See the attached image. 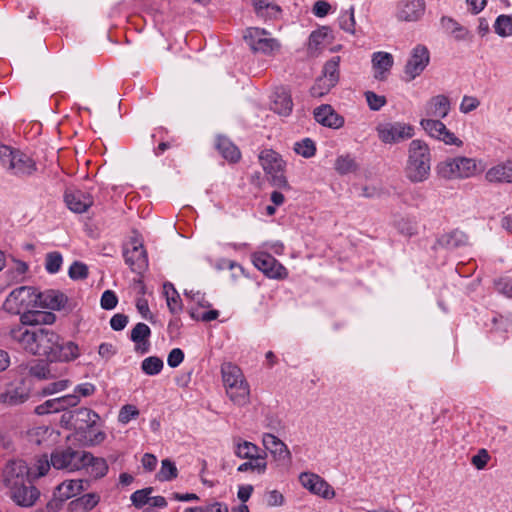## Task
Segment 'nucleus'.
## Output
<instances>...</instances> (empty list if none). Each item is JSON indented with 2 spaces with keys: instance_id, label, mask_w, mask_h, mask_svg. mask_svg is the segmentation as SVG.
<instances>
[{
  "instance_id": "f257e3e1",
  "label": "nucleus",
  "mask_w": 512,
  "mask_h": 512,
  "mask_svg": "<svg viewBox=\"0 0 512 512\" xmlns=\"http://www.w3.org/2000/svg\"><path fill=\"white\" fill-rule=\"evenodd\" d=\"M38 291L32 286H20L12 290L3 303L5 311L20 315L21 326L53 324L56 316L37 310Z\"/></svg>"
},
{
  "instance_id": "f03ea898",
  "label": "nucleus",
  "mask_w": 512,
  "mask_h": 512,
  "mask_svg": "<svg viewBox=\"0 0 512 512\" xmlns=\"http://www.w3.org/2000/svg\"><path fill=\"white\" fill-rule=\"evenodd\" d=\"M11 338L26 351L52 360L59 336L47 328L28 329L24 325L10 330Z\"/></svg>"
},
{
  "instance_id": "7ed1b4c3",
  "label": "nucleus",
  "mask_w": 512,
  "mask_h": 512,
  "mask_svg": "<svg viewBox=\"0 0 512 512\" xmlns=\"http://www.w3.org/2000/svg\"><path fill=\"white\" fill-rule=\"evenodd\" d=\"M431 153L426 142L412 140L408 148V159L405 166V175L412 183H422L430 176Z\"/></svg>"
},
{
  "instance_id": "20e7f679",
  "label": "nucleus",
  "mask_w": 512,
  "mask_h": 512,
  "mask_svg": "<svg viewBox=\"0 0 512 512\" xmlns=\"http://www.w3.org/2000/svg\"><path fill=\"white\" fill-rule=\"evenodd\" d=\"M221 374L229 399L237 406L249 404L250 386L242 370L232 363H224L221 366Z\"/></svg>"
},
{
  "instance_id": "39448f33",
  "label": "nucleus",
  "mask_w": 512,
  "mask_h": 512,
  "mask_svg": "<svg viewBox=\"0 0 512 512\" xmlns=\"http://www.w3.org/2000/svg\"><path fill=\"white\" fill-rule=\"evenodd\" d=\"M474 158L454 157L440 162L437 166L438 174L445 179H465L475 176L482 167H479Z\"/></svg>"
},
{
  "instance_id": "423d86ee",
  "label": "nucleus",
  "mask_w": 512,
  "mask_h": 512,
  "mask_svg": "<svg viewBox=\"0 0 512 512\" xmlns=\"http://www.w3.org/2000/svg\"><path fill=\"white\" fill-rule=\"evenodd\" d=\"M69 419L77 431L89 434L85 435V442L87 445H98L104 441L106 435L102 431H98L91 435V429L100 421V416L95 411L82 407L73 411L69 415Z\"/></svg>"
},
{
  "instance_id": "0eeeda50",
  "label": "nucleus",
  "mask_w": 512,
  "mask_h": 512,
  "mask_svg": "<svg viewBox=\"0 0 512 512\" xmlns=\"http://www.w3.org/2000/svg\"><path fill=\"white\" fill-rule=\"evenodd\" d=\"M259 161L264 171L271 176L273 186L282 189L290 188L283 174L284 162L277 152L270 149L263 150L259 154Z\"/></svg>"
},
{
  "instance_id": "6e6552de",
  "label": "nucleus",
  "mask_w": 512,
  "mask_h": 512,
  "mask_svg": "<svg viewBox=\"0 0 512 512\" xmlns=\"http://www.w3.org/2000/svg\"><path fill=\"white\" fill-rule=\"evenodd\" d=\"M87 456V451L75 450L71 447L56 449L51 454L52 467L58 470L74 472L82 469V462Z\"/></svg>"
},
{
  "instance_id": "1a4fd4ad",
  "label": "nucleus",
  "mask_w": 512,
  "mask_h": 512,
  "mask_svg": "<svg viewBox=\"0 0 512 512\" xmlns=\"http://www.w3.org/2000/svg\"><path fill=\"white\" fill-rule=\"evenodd\" d=\"M268 35L269 32L265 29L250 27L246 30L244 39L254 52L270 55L279 51L281 45L277 39Z\"/></svg>"
},
{
  "instance_id": "9d476101",
  "label": "nucleus",
  "mask_w": 512,
  "mask_h": 512,
  "mask_svg": "<svg viewBox=\"0 0 512 512\" xmlns=\"http://www.w3.org/2000/svg\"><path fill=\"white\" fill-rule=\"evenodd\" d=\"M378 138L385 144H395L414 136V128L403 122L381 123L376 127Z\"/></svg>"
},
{
  "instance_id": "9b49d317",
  "label": "nucleus",
  "mask_w": 512,
  "mask_h": 512,
  "mask_svg": "<svg viewBox=\"0 0 512 512\" xmlns=\"http://www.w3.org/2000/svg\"><path fill=\"white\" fill-rule=\"evenodd\" d=\"M420 125L430 137L442 141L446 145H455L457 147L463 145L462 140L448 130L440 119L424 118L420 121Z\"/></svg>"
},
{
  "instance_id": "f8f14e48",
  "label": "nucleus",
  "mask_w": 512,
  "mask_h": 512,
  "mask_svg": "<svg viewBox=\"0 0 512 512\" xmlns=\"http://www.w3.org/2000/svg\"><path fill=\"white\" fill-rule=\"evenodd\" d=\"M299 482L310 493L330 500L336 495L333 487L321 476L312 472H302L299 475Z\"/></svg>"
},
{
  "instance_id": "ddd939ff",
  "label": "nucleus",
  "mask_w": 512,
  "mask_h": 512,
  "mask_svg": "<svg viewBox=\"0 0 512 512\" xmlns=\"http://www.w3.org/2000/svg\"><path fill=\"white\" fill-rule=\"evenodd\" d=\"M252 262L258 270L270 278L283 279L287 277L286 268L266 252L253 253Z\"/></svg>"
},
{
  "instance_id": "4468645a",
  "label": "nucleus",
  "mask_w": 512,
  "mask_h": 512,
  "mask_svg": "<svg viewBox=\"0 0 512 512\" xmlns=\"http://www.w3.org/2000/svg\"><path fill=\"white\" fill-rule=\"evenodd\" d=\"M425 0H399L396 4L395 18L400 22H417L425 14Z\"/></svg>"
},
{
  "instance_id": "2eb2a0df",
  "label": "nucleus",
  "mask_w": 512,
  "mask_h": 512,
  "mask_svg": "<svg viewBox=\"0 0 512 512\" xmlns=\"http://www.w3.org/2000/svg\"><path fill=\"white\" fill-rule=\"evenodd\" d=\"M429 60V51L425 46L417 45L413 48L411 56L405 65L404 73L406 80L411 81L419 76L427 67Z\"/></svg>"
},
{
  "instance_id": "dca6fc26",
  "label": "nucleus",
  "mask_w": 512,
  "mask_h": 512,
  "mask_svg": "<svg viewBox=\"0 0 512 512\" xmlns=\"http://www.w3.org/2000/svg\"><path fill=\"white\" fill-rule=\"evenodd\" d=\"M131 248L124 250V258L130 269L138 274L144 272L148 267L147 253L142 242L133 238L130 242Z\"/></svg>"
},
{
  "instance_id": "f3484780",
  "label": "nucleus",
  "mask_w": 512,
  "mask_h": 512,
  "mask_svg": "<svg viewBox=\"0 0 512 512\" xmlns=\"http://www.w3.org/2000/svg\"><path fill=\"white\" fill-rule=\"evenodd\" d=\"M30 396V387L20 379L7 385L5 391L0 394V402L9 406L24 403Z\"/></svg>"
},
{
  "instance_id": "a211bd4d",
  "label": "nucleus",
  "mask_w": 512,
  "mask_h": 512,
  "mask_svg": "<svg viewBox=\"0 0 512 512\" xmlns=\"http://www.w3.org/2000/svg\"><path fill=\"white\" fill-rule=\"evenodd\" d=\"M262 444L274 460L290 462L292 459L288 446L272 433H264L262 435Z\"/></svg>"
},
{
  "instance_id": "6ab92c4d",
  "label": "nucleus",
  "mask_w": 512,
  "mask_h": 512,
  "mask_svg": "<svg viewBox=\"0 0 512 512\" xmlns=\"http://www.w3.org/2000/svg\"><path fill=\"white\" fill-rule=\"evenodd\" d=\"M29 469L25 461L14 460L5 466L3 470L4 483L11 488L28 479Z\"/></svg>"
},
{
  "instance_id": "aec40b11",
  "label": "nucleus",
  "mask_w": 512,
  "mask_h": 512,
  "mask_svg": "<svg viewBox=\"0 0 512 512\" xmlns=\"http://www.w3.org/2000/svg\"><path fill=\"white\" fill-rule=\"evenodd\" d=\"M90 486V481L85 479H71L65 480L60 483L54 492V497H56L60 502H65L68 499H71L81 492L88 489Z\"/></svg>"
},
{
  "instance_id": "412c9836",
  "label": "nucleus",
  "mask_w": 512,
  "mask_h": 512,
  "mask_svg": "<svg viewBox=\"0 0 512 512\" xmlns=\"http://www.w3.org/2000/svg\"><path fill=\"white\" fill-rule=\"evenodd\" d=\"M9 489L11 498L19 506L30 507L39 497L38 490L30 484L27 485L25 481Z\"/></svg>"
},
{
  "instance_id": "4be33fe9",
  "label": "nucleus",
  "mask_w": 512,
  "mask_h": 512,
  "mask_svg": "<svg viewBox=\"0 0 512 512\" xmlns=\"http://www.w3.org/2000/svg\"><path fill=\"white\" fill-rule=\"evenodd\" d=\"M64 199L67 207L75 213H84L93 204L92 196L81 190H67Z\"/></svg>"
},
{
  "instance_id": "5701e85b",
  "label": "nucleus",
  "mask_w": 512,
  "mask_h": 512,
  "mask_svg": "<svg viewBox=\"0 0 512 512\" xmlns=\"http://www.w3.org/2000/svg\"><path fill=\"white\" fill-rule=\"evenodd\" d=\"M315 120L326 127L339 129L344 125V118L331 105L323 104L314 110Z\"/></svg>"
},
{
  "instance_id": "b1692460",
  "label": "nucleus",
  "mask_w": 512,
  "mask_h": 512,
  "mask_svg": "<svg viewBox=\"0 0 512 512\" xmlns=\"http://www.w3.org/2000/svg\"><path fill=\"white\" fill-rule=\"evenodd\" d=\"M450 111V100L445 95H436L430 98L425 105V114L427 118L442 119Z\"/></svg>"
},
{
  "instance_id": "393cba45",
  "label": "nucleus",
  "mask_w": 512,
  "mask_h": 512,
  "mask_svg": "<svg viewBox=\"0 0 512 512\" xmlns=\"http://www.w3.org/2000/svg\"><path fill=\"white\" fill-rule=\"evenodd\" d=\"M485 179L490 183H512V159L489 168L485 174Z\"/></svg>"
},
{
  "instance_id": "a878e982",
  "label": "nucleus",
  "mask_w": 512,
  "mask_h": 512,
  "mask_svg": "<svg viewBox=\"0 0 512 512\" xmlns=\"http://www.w3.org/2000/svg\"><path fill=\"white\" fill-rule=\"evenodd\" d=\"M371 62L375 79L383 81L387 78L394 60L390 53L379 51L373 53Z\"/></svg>"
},
{
  "instance_id": "bb28decb",
  "label": "nucleus",
  "mask_w": 512,
  "mask_h": 512,
  "mask_svg": "<svg viewBox=\"0 0 512 512\" xmlns=\"http://www.w3.org/2000/svg\"><path fill=\"white\" fill-rule=\"evenodd\" d=\"M37 309L46 308L51 310H61L67 303V297L55 290L38 292Z\"/></svg>"
},
{
  "instance_id": "cd10ccee",
  "label": "nucleus",
  "mask_w": 512,
  "mask_h": 512,
  "mask_svg": "<svg viewBox=\"0 0 512 512\" xmlns=\"http://www.w3.org/2000/svg\"><path fill=\"white\" fill-rule=\"evenodd\" d=\"M87 458L82 462V469H86L87 473L93 478V479H101L104 476H106L109 467L104 458L101 457H95L92 453L87 452Z\"/></svg>"
},
{
  "instance_id": "c85d7f7f",
  "label": "nucleus",
  "mask_w": 512,
  "mask_h": 512,
  "mask_svg": "<svg viewBox=\"0 0 512 512\" xmlns=\"http://www.w3.org/2000/svg\"><path fill=\"white\" fill-rule=\"evenodd\" d=\"M256 15L264 20H276L282 9L274 0H252Z\"/></svg>"
},
{
  "instance_id": "c756f323",
  "label": "nucleus",
  "mask_w": 512,
  "mask_h": 512,
  "mask_svg": "<svg viewBox=\"0 0 512 512\" xmlns=\"http://www.w3.org/2000/svg\"><path fill=\"white\" fill-rule=\"evenodd\" d=\"M100 502V495L96 492L84 494L69 502L68 512H89Z\"/></svg>"
},
{
  "instance_id": "7c9ffc66",
  "label": "nucleus",
  "mask_w": 512,
  "mask_h": 512,
  "mask_svg": "<svg viewBox=\"0 0 512 512\" xmlns=\"http://www.w3.org/2000/svg\"><path fill=\"white\" fill-rule=\"evenodd\" d=\"M293 102L290 94L284 89H277L272 96L271 109L282 116H287L291 113Z\"/></svg>"
},
{
  "instance_id": "2f4dec72",
  "label": "nucleus",
  "mask_w": 512,
  "mask_h": 512,
  "mask_svg": "<svg viewBox=\"0 0 512 512\" xmlns=\"http://www.w3.org/2000/svg\"><path fill=\"white\" fill-rule=\"evenodd\" d=\"M80 355V350L78 345L71 341H61L59 338V342L56 345L55 355L51 361H72L78 358Z\"/></svg>"
},
{
  "instance_id": "473e14b6",
  "label": "nucleus",
  "mask_w": 512,
  "mask_h": 512,
  "mask_svg": "<svg viewBox=\"0 0 512 512\" xmlns=\"http://www.w3.org/2000/svg\"><path fill=\"white\" fill-rule=\"evenodd\" d=\"M233 451L240 459L253 458L263 452L256 444L243 440L240 437L233 439Z\"/></svg>"
},
{
  "instance_id": "72a5a7b5",
  "label": "nucleus",
  "mask_w": 512,
  "mask_h": 512,
  "mask_svg": "<svg viewBox=\"0 0 512 512\" xmlns=\"http://www.w3.org/2000/svg\"><path fill=\"white\" fill-rule=\"evenodd\" d=\"M267 453L262 452V454L256 455L253 458L246 459L247 461L240 464L237 468L238 472H254L259 475H262L267 470Z\"/></svg>"
},
{
  "instance_id": "f704fd0d",
  "label": "nucleus",
  "mask_w": 512,
  "mask_h": 512,
  "mask_svg": "<svg viewBox=\"0 0 512 512\" xmlns=\"http://www.w3.org/2000/svg\"><path fill=\"white\" fill-rule=\"evenodd\" d=\"M151 334V330L145 323H137L131 331V340L136 343L137 350H140L142 353L148 351L149 344L147 342L149 336Z\"/></svg>"
},
{
  "instance_id": "c9c22d12",
  "label": "nucleus",
  "mask_w": 512,
  "mask_h": 512,
  "mask_svg": "<svg viewBox=\"0 0 512 512\" xmlns=\"http://www.w3.org/2000/svg\"><path fill=\"white\" fill-rule=\"evenodd\" d=\"M14 163L11 171L16 175H30L36 170L35 162L20 151H17Z\"/></svg>"
},
{
  "instance_id": "e433bc0d",
  "label": "nucleus",
  "mask_w": 512,
  "mask_h": 512,
  "mask_svg": "<svg viewBox=\"0 0 512 512\" xmlns=\"http://www.w3.org/2000/svg\"><path fill=\"white\" fill-rule=\"evenodd\" d=\"M216 148L225 159L231 162L240 159L239 149L226 137L219 136L217 138Z\"/></svg>"
},
{
  "instance_id": "4c0bfd02",
  "label": "nucleus",
  "mask_w": 512,
  "mask_h": 512,
  "mask_svg": "<svg viewBox=\"0 0 512 512\" xmlns=\"http://www.w3.org/2000/svg\"><path fill=\"white\" fill-rule=\"evenodd\" d=\"M467 242V236L465 233L459 230H454L450 233L442 235L437 243L447 249L457 248L459 246L465 245Z\"/></svg>"
},
{
  "instance_id": "58836bf2",
  "label": "nucleus",
  "mask_w": 512,
  "mask_h": 512,
  "mask_svg": "<svg viewBox=\"0 0 512 512\" xmlns=\"http://www.w3.org/2000/svg\"><path fill=\"white\" fill-rule=\"evenodd\" d=\"M163 289L170 312L179 313L182 310V303L178 292L171 283L164 284Z\"/></svg>"
},
{
  "instance_id": "ea45409f",
  "label": "nucleus",
  "mask_w": 512,
  "mask_h": 512,
  "mask_svg": "<svg viewBox=\"0 0 512 512\" xmlns=\"http://www.w3.org/2000/svg\"><path fill=\"white\" fill-rule=\"evenodd\" d=\"M334 168L339 174L345 175L356 171L357 163L349 154L340 155L335 160Z\"/></svg>"
},
{
  "instance_id": "a19ab883",
  "label": "nucleus",
  "mask_w": 512,
  "mask_h": 512,
  "mask_svg": "<svg viewBox=\"0 0 512 512\" xmlns=\"http://www.w3.org/2000/svg\"><path fill=\"white\" fill-rule=\"evenodd\" d=\"M339 63L340 57L336 56L327 61L323 67L322 75L323 77L329 79V81L337 84L339 81Z\"/></svg>"
},
{
  "instance_id": "79ce46f5",
  "label": "nucleus",
  "mask_w": 512,
  "mask_h": 512,
  "mask_svg": "<svg viewBox=\"0 0 512 512\" xmlns=\"http://www.w3.org/2000/svg\"><path fill=\"white\" fill-rule=\"evenodd\" d=\"M178 475L176 465L169 459H164L161 462V468L157 474L160 481H171Z\"/></svg>"
},
{
  "instance_id": "37998d69",
  "label": "nucleus",
  "mask_w": 512,
  "mask_h": 512,
  "mask_svg": "<svg viewBox=\"0 0 512 512\" xmlns=\"http://www.w3.org/2000/svg\"><path fill=\"white\" fill-rule=\"evenodd\" d=\"M141 368L147 375H157L163 369V361L156 356H150L142 361Z\"/></svg>"
},
{
  "instance_id": "c03bdc74",
  "label": "nucleus",
  "mask_w": 512,
  "mask_h": 512,
  "mask_svg": "<svg viewBox=\"0 0 512 512\" xmlns=\"http://www.w3.org/2000/svg\"><path fill=\"white\" fill-rule=\"evenodd\" d=\"M355 25L354 7L352 6L349 10L341 13L339 17V26L345 32L355 34Z\"/></svg>"
},
{
  "instance_id": "a18cd8bd",
  "label": "nucleus",
  "mask_w": 512,
  "mask_h": 512,
  "mask_svg": "<svg viewBox=\"0 0 512 512\" xmlns=\"http://www.w3.org/2000/svg\"><path fill=\"white\" fill-rule=\"evenodd\" d=\"M495 32L501 37L512 35V17L500 15L494 24Z\"/></svg>"
},
{
  "instance_id": "49530a36",
  "label": "nucleus",
  "mask_w": 512,
  "mask_h": 512,
  "mask_svg": "<svg viewBox=\"0 0 512 512\" xmlns=\"http://www.w3.org/2000/svg\"><path fill=\"white\" fill-rule=\"evenodd\" d=\"M336 84L329 79L320 76L311 87L310 93L313 97H322L326 95Z\"/></svg>"
},
{
  "instance_id": "de8ad7c7",
  "label": "nucleus",
  "mask_w": 512,
  "mask_h": 512,
  "mask_svg": "<svg viewBox=\"0 0 512 512\" xmlns=\"http://www.w3.org/2000/svg\"><path fill=\"white\" fill-rule=\"evenodd\" d=\"M294 150L297 154L310 158L315 155L316 146L310 138H305L300 142L295 143Z\"/></svg>"
},
{
  "instance_id": "09e8293b",
  "label": "nucleus",
  "mask_w": 512,
  "mask_h": 512,
  "mask_svg": "<svg viewBox=\"0 0 512 512\" xmlns=\"http://www.w3.org/2000/svg\"><path fill=\"white\" fill-rule=\"evenodd\" d=\"M328 36V29L323 27L316 31H313L309 36L308 48L313 51H317L324 43Z\"/></svg>"
},
{
  "instance_id": "8fccbe9b",
  "label": "nucleus",
  "mask_w": 512,
  "mask_h": 512,
  "mask_svg": "<svg viewBox=\"0 0 512 512\" xmlns=\"http://www.w3.org/2000/svg\"><path fill=\"white\" fill-rule=\"evenodd\" d=\"M441 24L445 29L455 34L458 39H464L467 34V31L450 17H442Z\"/></svg>"
},
{
  "instance_id": "3c124183",
  "label": "nucleus",
  "mask_w": 512,
  "mask_h": 512,
  "mask_svg": "<svg viewBox=\"0 0 512 512\" xmlns=\"http://www.w3.org/2000/svg\"><path fill=\"white\" fill-rule=\"evenodd\" d=\"M29 373L38 379H51L54 376L51 374L49 366L43 362H36L29 367Z\"/></svg>"
},
{
  "instance_id": "603ef678",
  "label": "nucleus",
  "mask_w": 512,
  "mask_h": 512,
  "mask_svg": "<svg viewBox=\"0 0 512 512\" xmlns=\"http://www.w3.org/2000/svg\"><path fill=\"white\" fill-rule=\"evenodd\" d=\"M364 96L369 108L373 111L380 110L387 103L385 96L378 95L373 91H366Z\"/></svg>"
},
{
  "instance_id": "864d4df0",
  "label": "nucleus",
  "mask_w": 512,
  "mask_h": 512,
  "mask_svg": "<svg viewBox=\"0 0 512 512\" xmlns=\"http://www.w3.org/2000/svg\"><path fill=\"white\" fill-rule=\"evenodd\" d=\"M60 411L61 406H59L58 398L49 399L35 408V413L38 415H45L48 413H55Z\"/></svg>"
},
{
  "instance_id": "5fc2aeb1",
  "label": "nucleus",
  "mask_w": 512,
  "mask_h": 512,
  "mask_svg": "<svg viewBox=\"0 0 512 512\" xmlns=\"http://www.w3.org/2000/svg\"><path fill=\"white\" fill-rule=\"evenodd\" d=\"M18 150H12L7 146H2L0 148V160L2 165L8 169L12 170V167L15 165L14 160L16 157V153Z\"/></svg>"
},
{
  "instance_id": "6e6d98bb",
  "label": "nucleus",
  "mask_w": 512,
  "mask_h": 512,
  "mask_svg": "<svg viewBox=\"0 0 512 512\" xmlns=\"http://www.w3.org/2000/svg\"><path fill=\"white\" fill-rule=\"evenodd\" d=\"M139 415V410L136 406L127 404L124 405L118 415V421L122 424H127L132 419L136 418Z\"/></svg>"
},
{
  "instance_id": "4d7b16f0",
  "label": "nucleus",
  "mask_w": 512,
  "mask_h": 512,
  "mask_svg": "<svg viewBox=\"0 0 512 512\" xmlns=\"http://www.w3.org/2000/svg\"><path fill=\"white\" fill-rule=\"evenodd\" d=\"M153 491L152 487L137 490L131 495V501L136 507H142L150 502V494Z\"/></svg>"
},
{
  "instance_id": "13d9d810",
  "label": "nucleus",
  "mask_w": 512,
  "mask_h": 512,
  "mask_svg": "<svg viewBox=\"0 0 512 512\" xmlns=\"http://www.w3.org/2000/svg\"><path fill=\"white\" fill-rule=\"evenodd\" d=\"M62 265V256L58 252L48 253L46 256L45 267L49 273H56Z\"/></svg>"
},
{
  "instance_id": "bf43d9fd",
  "label": "nucleus",
  "mask_w": 512,
  "mask_h": 512,
  "mask_svg": "<svg viewBox=\"0 0 512 512\" xmlns=\"http://www.w3.org/2000/svg\"><path fill=\"white\" fill-rule=\"evenodd\" d=\"M71 385V382L67 379H62L49 383L42 389L43 395H52L61 391L66 390Z\"/></svg>"
},
{
  "instance_id": "052dcab7",
  "label": "nucleus",
  "mask_w": 512,
  "mask_h": 512,
  "mask_svg": "<svg viewBox=\"0 0 512 512\" xmlns=\"http://www.w3.org/2000/svg\"><path fill=\"white\" fill-rule=\"evenodd\" d=\"M398 230L405 236H414L418 233V227L415 222L409 219H401L397 223Z\"/></svg>"
},
{
  "instance_id": "680f3d73",
  "label": "nucleus",
  "mask_w": 512,
  "mask_h": 512,
  "mask_svg": "<svg viewBox=\"0 0 512 512\" xmlns=\"http://www.w3.org/2000/svg\"><path fill=\"white\" fill-rule=\"evenodd\" d=\"M480 105V101L478 98L474 96H467L465 95L462 98V101L460 103L459 109L462 113L467 114L474 110H476Z\"/></svg>"
},
{
  "instance_id": "e2e57ef3",
  "label": "nucleus",
  "mask_w": 512,
  "mask_h": 512,
  "mask_svg": "<svg viewBox=\"0 0 512 512\" xmlns=\"http://www.w3.org/2000/svg\"><path fill=\"white\" fill-rule=\"evenodd\" d=\"M88 275V268L81 262H74L69 268V276L74 280L85 279Z\"/></svg>"
},
{
  "instance_id": "0e129e2a",
  "label": "nucleus",
  "mask_w": 512,
  "mask_h": 512,
  "mask_svg": "<svg viewBox=\"0 0 512 512\" xmlns=\"http://www.w3.org/2000/svg\"><path fill=\"white\" fill-rule=\"evenodd\" d=\"M490 460V455L488 451L484 448L480 449L477 454L472 456L471 463L473 466H475L478 470L484 469L487 465L488 461Z\"/></svg>"
},
{
  "instance_id": "69168bd1",
  "label": "nucleus",
  "mask_w": 512,
  "mask_h": 512,
  "mask_svg": "<svg viewBox=\"0 0 512 512\" xmlns=\"http://www.w3.org/2000/svg\"><path fill=\"white\" fill-rule=\"evenodd\" d=\"M101 307L105 310H111L116 307L118 299L116 294L111 290H106L101 296Z\"/></svg>"
},
{
  "instance_id": "338daca9",
  "label": "nucleus",
  "mask_w": 512,
  "mask_h": 512,
  "mask_svg": "<svg viewBox=\"0 0 512 512\" xmlns=\"http://www.w3.org/2000/svg\"><path fill=\"white\" fill-rule=\"evenodd\" d=\"M184 360V353L180 348L172 349L167 357V364L171 368L178 367Z\"/></svg>"
},
{
  "instance_id": "774afa93",
  "label": "nucleus",
  "mask_w": 512,
  "mask_h": 512,
  "mask_svg": "<svg viewBox=\"0 0 512 512\" xmlns=\"http://www.w3.org/2000/svg\"><path fill=\"white\" fill-rule=\"evenodd\" d=\"M96 391V387L92 383H82L75 387L74 394L78 395V398L80 397H89L93 395Z\"/></svg>"
}]
</instances>
